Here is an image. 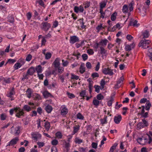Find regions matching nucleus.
I'll use <instances>...</instances> for the list:
<instances>
[{"label":"nucleus","mask_w":152,"mask_h":152,"mask_svg":"<svg viewBox=\"0 0 152 152\" xmlns=\"http://www.w3.org/2000/svg\"><path fill=\"white\" fill-rule=\"evenodd\" d=\"M14 112L16 113V116L19 118H20L21 116L24 115V113L23 111V110H21L19 108L15 107L14 108L11 109L10 110V114L12 115Z\"/></svg>","instance_id":"nucleus-1"},{"label":"nucleus","mask_w":152,"mask_h":152,"mask_svg":"<svg viewBox=\"0 0 152 152\" xmlns=\"http://www.w3.org/2000/svg\"><path fill=\"white\" fill-rule=\"evenodd\" d=\"M151 43V41L148 40H146L144 39L143 40H141L140 42L138 44V46L139 47H142L144 49H146L149 47L147 45H149Z\"/></svg>","instance_id":"nucleus-2"},{"label":"nucleus","mask_w":152,"mask_h":152,"mask_svg":"<svg viewBox=\"0 0 152 152\" xmlns=\"http://www.w3.org/2000/svg\"><path fill=\"white\" fill-rule=\"evenodd\" d=\"M21 127L19 126H17L15 128L13 127V126L11 128V133L15 135H18L20 132V129Z\"/></svg>","instance_id":"nucleus-3"},{"label":"nucleus","mask_w":152,"mask_h":152,"mask_svg":"<svg viewBox=\"0 0 152 152\" xmlns=\"http://www.w3.org/2000/svg\"><path fill=\"white\" fill-rule=\"evenodd\" d=\"M102 72L105 75H112L113 74V70L110 69L109 68H104Z\"/></svg>","instance_id":"nucleus-4"},{"label":"nucleus","mask_w":152,"mask_h":152,"mask_svg":"<svg viewBox=\"0 0 152 152\" xmlns=\"http://www.w3.org/2000/svg\"><path fill=\"white\" fill-rule=\"evenodd\" d=\"M43 26L42 29L45 31H47L50 27V24L47 22H43L42 23Z\"/></svg>","instance_id":"nucleus-5"},{"label":"nucleus","mask_w":152,"mask_h":152,"mask_svg":"<svg viewBox=\"0 0 152 152\" xmlns=\"http://www.w3.org/2000/svg\"><path fill=\"white\" fill-rule=\"evenodd\" d=\"M79 41V39L76 36H73L71 37L70 38V42L71 43L74 44L75 42H78Z\"/></svg>","instance_id":"nucleus-6"},{"label":"nucleus","mask_w":152,"mask_h":152,"mask_svg":"<svg viewBox=\"0 0 152 152\" xmlns=\"http://www.w3.org/2000/svg\"><path fill=\"white\" fill-rule=\"evenodd\" d=\"M35 71L34 68L33 67H31L27 71V75H32Z\"/></svg>","instance_id":"nucleus-7"},{"label":"nucleus","mask_w":152,"mask_h":152,"mask_svg":"<svg viewBox=\"0 0 152 152\" xmlns=\"http://www.w3.org/2000/svg\"><path fill=\"white\" fill-rule=\"evenodd\" d=\"M110 14L111 12L110 11L108 10H106L104 12V13L101 14V16H100V17H102L103 18L104 17H108L110 15Z\"/></svg>","instance_id":"nucleus-8"},{"label":"nucleus","mask_w":152,"mask_h":152,"mask_svg":"<svg viewBox=\"0 0 152 152\" xmlns=\"http://www.w3.org/2000/svg\"><path fill=\"white\" fill-rule=\"evenodd\" d=\"M121 119V115L115 116L114 118V121L115 123L118 124L120 123Z\"/></svg>","instance_id":"nucleus-9"},{"label":"nucleus","mask_w":152,"mask_h":152,"mask_svg":"<svg viewBox=\"0 0 152 152\" xmlns=\"http://www.w3.org/2000/svg\"><path fill=\"white\" fill-rule=\"evenodd\" d=\"M53 64L56 68L59 67L60 65V59L58 58H56L53 62Z\"/></svg>","instance_id":"nucleus-10"},{"label":"nucleus","mask_w":152,"mask_h":152,"mask_svg":"<svg viewBox=\"0 0 152 152\" xmlns=\"http://www.w3.org/2000/svg\"><path fill=\"white\" fill-rule=\"evenodd\" d=\"M137 23V20H136L134 21L133 19H132L129 24V26L133 25L134 26L137 27L139 25V24Z\"/></svg>","instance_id":"nucleus-11"},{"label":"nucleus","mask_w":152,"mask_h":152,"mask_svg":"<svg viewBox=\"0 0 152 152\" xmlns=\"http://www.w3.org/2000/svg\"><path fill=\"white\" fill-rule=\"evenodd\" d=\"M18 140L19 139L18 137H17L14 138L10 141V145H11L12 146L16 144L17 143V142L18 141Z\"/></svg>","instance_id":"nucleus-12"},{"label":"nucleus","mask_w":152,"mask_h":152,"mask_svg":"<svg viewBox=\"0 0 152 152\" xmlns=\"http://www.w3.org/2000/svg\"><path fill=\"white\" fill-rule=\"evenodd\" d=\"M124 80V77L123 76L121 77L120 79L117 81V83L115 86V88H119V84L123 82Z\"/></svg>","instance_id":"nucleus-13"},{"label":"nucleus","mask_w":152,"mask_h":152,"mask_svg":"<svg viewBox=\"0 0 152 152\" xmlns=\"http://www.w3.org/2000/svg\"><path fill=\"white\" fill-rule=\"evenodd\" d=\"M108 41L107 39H102L99 43L100 45L102 46H106Z\"/></svg>","instance_id":"nucleus-14"},{"label":"nucleus","mask_w":152,"mask_h":152,"mask_svg":"<svg viewBox=\"0 0 152 152\" xmlns=\"http://www.w3.org/2000/svg\"><path fill=\"white\" fill-rule=\"evenodd\" d=\"M37 74L41 73L42 72V69L40 65H38L36 67L35 70Z\"/></svg>","instance_id":"nucleus-15"},{"label":"nucleus","mask_w":152,"mask_h":152,"mask_svg":"<svg viewBox=\"0 0 152 152\" xmlns=\"http://www.w3.org/2000/svg\"><path fill=\"white\" fill-rule=\"evenodd\" d=\"M45 109L48 113H50L52 110V107L51 106L48 105L45 107Z\"/></svg>","instance_id":"nucleus-16"},{"label":"nucleus","mask_w":152,"mask_h":152,"mask_svg":"<svg viewBox=\"0 0 152 152\" xmlns=\"http://www.w3.org/2000/svg\"><path fill=\"white\" fill-rule=\"evenodd\" d=\"M142 34L143 38H147L149 36V31L146 30L142 33Z\"/></svg>","instance_id":"nucleus-17"},{"label":"nucleus","mask_w":152,"mask_h":152,"mask_svg":"<svg viewBox=\"0 0 152 152\" xmlns=\"http://www.w3.org/2000/svg\"><path fill=\"white\" fill-rule=\"evenodd\" d=\"M68 113V110L66 108H63L61 110V113L63 115H66Z\"/></svg>","instance_id":"nucleus-18"},{"label":"nucleus","mask_w":152,"mask_h":152,"mask_svg":"<svg viewBox=\"0 0 152 152\" xmlns=\"http://www.w3.org/2000/svg\"><path fill=\"white\" fill-rule=\"evenodd\" d=\"M85 71V67L83 65L81 64L80 69V72L81 74H83Z\"/></svg>","instance_id":"nucleus-19"},{"label":"nucleus","mask_w":152,"mask_h":152,"mask_svg":"<svg viewBox=\"0 0 152 152\" xmlns=\"http://www.w3.org/2000/svg\"><path fill=\"white\" fill-rule=\"evenodd\" d=\"M118 143H115L111 147L110 150V152H113L115 148L117 146Z\"/></svg>","instance_id":"nucleus-20"},{"label":"nucleus","mask_w":152,"mask_h":152,"mask_svg":"<svg viewBox=\"0 0 152 152\" xmlns=\"http://www.w3.org/2000/svg\"><path fill=\"white\" fill-rule=\"evenodd\" d=\"M43 94L44 97L46 98L49 97L51 95L50 93L47 91H45L43 93Z\"/></svg>","instance_id":"nucleus-21"},{"label":"nucleus","mask_w":152,"mask_h":152,"mask_svg":"<svg viewBox=\"0 0 152 152\" xmlns=\"http://www.w3.org/2000/svg\"><path fill=\"white\" fill-rule=\"evenodd\" d=\"M134 4V2L133 1H132L129 5V9L130 11H132L133 10V6Z\"/></svg>","instance_id":"nucleus-22"},{"label":"nucleus","mask_w":152,"mask_h":152,"mask_svg":"<svg viewBox=\"0 0 152 152\" xmlns=\"http://www.w3.org/2000/svg\"><path fill=\"white\" fill-rule=\"evenodd\" d=\"M128 11V8L126 5H124L123 7L122 11L124 13L127 12Z\"/></svg>","instance_id":"nucleus-23"},{"label":"nucleus","mask_w":152,"mask_h":152,"mask_svg":"<svg viewBox=\"0 0 152 152\" xmlns=\"http://www.w3.org/2000/svg\"><path fill=\"white\" fill-rule=\"evenodd\" d=\"M99 102L96 99L94 98L93 100V103L96 106H98L99 104Z\"/></svg>","instance_id":"nucleus-24"},{"label":"nucleus","mask_w":152,"mask_h":152,"mask_svg":"<svg viewBox=\"0 0 152 152\" xmlns=\"http://www.w3.org/2000/svg\"><path fill=\"white\" fill-rule=\"evenodd\" d=\"M117 13L116 12H114L111 16V19L112 21L115 20L116 18V15Z\"/></svg>","instance_id":"nucleus-25"},{"label":"nucleus","mask_w":152,"mask_h":152,"mask_svg":"<svg viewBox=\"0 0 152 152\" xmlns=\"http://www.w3.org/2000/svg\"><path fill=\"white\" fill-rule=\"evenodd\" d=\"M27 95L28 97L30 98L31 95V89L30 88H28L26 91Z\"/></svg>","instance_id":"nucleus-26"},{"label":"nucleus","mask_w":152,"mask_h":152,"mask_svg":"<svg viewBox=\"0 0 152 152\" xmlns=\"http://www.w3.org/2000/svg\"><path fill=\"white\" fill-rule=\"evenodd\" d=\"M14 94H15V92L14 91V88H13L11 91L10 92V98H11V99H10V100L12 101L14 99V98L13 97H12L11 96L12 95H13Z\"/></svg>","instance_id":"nucleus-27"},{"label":"nucleus","mask_w":152,"mask_h":152,"mask_svg":"<svg viewBox=\"0 0 152 152\" xmlns=\"http://www.w3.org/2000/svg\"><path fill=\"white\" fill-rule=\"evenodd\" d=\"M101 52L100 53L101 54H105L106 53L107 51L102 47H100Z\"/></svg>","instance_id":"nucleus-28"},{"label":"nucleus","mask_w":152,"mask_h":152,"mask_svg":"<svg viewBox=\"0 0 152 152\" xmlns=\"http://www.w3.org/2000/svg\"><path fill=\"white\" fill-rule=\"evenodd\" d=\"M21 66V64L20 63H16L14 66V68L15 69H18L19 68H20Z\"/></svg>","instance_id":"nucleus-29"},{"label":"nucleus","mask_w":152,"mask_h":152,"mask_svg":"<svg viewBox=\"0 0 152 152\" xmlns=\"http://www.w3.org/2000/svg\"><path fill=\"white\" fill-rule=\"evenodd\" d=\"M45 55V59H48L51 58L52 55L50 53L48 52L46 53Z\"/></svg>","instance_id":"nucleus-30"},{"label":"nucleus","mask_w":152,"mask_h":152,"mask_svg":"<svg viewBox=\"0 0 152 152\" xmlns=\"http://www.w3.org/2000/svg\"><path fill=\"white\" fill-rule=\"evenodd\" d=\"M56 135L57 137L59 139L61 138L62 136L61 133L60 132H56Z\"/></svg>","instance_id":"nucleus-31"},{"label":"nucleus","mask_w":152,"mask_h":152,"mask_svg":"<svg viewBox=\"0 0 152 152\" xmlns=\"http://www.w3.org/2000/svg\"><path fill=\"white\" fill-rule=\"evenodd\" d=\"M23 108L25 110L28 112L29 111L31 110V107L28 105H25L23 107Z\"/></svg>","instance_id":"nucleus-32"},{"label":"nucleus","mask_w":152,"mask_h":152,"mask_svg":"<svg viewBox=\"0 0 152 152\" xmlns=\"http://www.w3.org/2000/svg\"><path fill=\"white\" fill-rule=\"evenodd\" d=\"M45 126L46 129L49 130L50 127V123L48 122H45Z\"/></svg>","instance_id":"nucleus-33"},{"label":"nucleus","mask_w":152,"mask_h":152,"mask_svg":"<svg viewBox=\"0 0 152 152\" xmlns=\"http://www.w3.org/2000/svg\"><path fill=\"white\" fill-rule=\"evenodd\" d=\"M146 105L145 109L147 110H148L150 109V107H151V104L148 101V102H147L146 103Z\"/></svg>","instance_id":"nucleus-34"},{"label":"nucleus","mask_w":152,"mask_h":152,"mask_svg":"<svg viewBox=\"0 0 152 152\" xmlns=\"http://www.w3.org/2000/svg\"><path fill=\"white\" fill-rule=\"evenodd\" d=\"M77 118L83 120L84 118V117L83 116L82 114L80 113H77Z\"/></svg>","instance_id":"nucleus-35"},{"label":"nucleus","mask_w":152,"mask_h":152,"mask_svg":"<svg viewBox=\"0 0 152 152\" xmlns=\"http://www.w3.org/2000/svg\"><path fill=\"white\" fill-rule=\"evenodd\" d=\"M94 87L95 88V91L97 93H99L100 86L98 85H95L94 86Z\"/></svg>","instance_id":"nucleus-36"},{"label":"nucleus","mask_w":152,"mask_h":152,"mask_svg":"<svg viewBox=\"0 0 152 152\" xmlns=\"http://www.w3.org/2000/svg\"><path fill=\"white\" fill-rule=\"evenodd\" d=\"M75 142L76 143L80 144L82 142L83 140L80 139H79L77 137H76L75 138Z\"/></svg>","instance_id":"nucleus-37"},{"label":"nucleus","mask_w":152,"mask_h":152,"mask_svg":"<svg viewBox=\"0 0 152 152\" xmlns=\"http://www.w3.org/2000/svg\"><path fill=\"white\" fill-rule=\"evenodd\" d=\"M79 21L80 22V24L81 25V27L83 28H85V26L84 25V23L83 22V19H80Z\"/></svg>","instance_id":"nucleus-38"},{"label":"nucleus","mask_w":152,"mask_h":152,"mask_svg":"<svg viewBox=\"0 0 152 152\" xmlns=\"http://www.w3.org/2000/svg\"><path fill=\"white\" fill-rule=\"evenodd\" d=\"M97 99L98 100H101L103 99L104 96L101 94H98L96 96Z\"/></svg>","instance_id":"nucleus-39"},{"label":"nucleus","mask_w":152,"mask_h":152,"mask_svg":"<svg viewBox=\"0 0 152 152\" xmlns=\"http://www.w3.org/2000/svg\"><path fill=\"white\" fill-rule=\"evenodd\" d=\"M86 94V91L85 90L82 91L80 93V96L83 97L84 98Z\"/></svg>","instance_id":"nucleus-40"},{"label":"nucleus","mask_w":152,"mask_h":152,"mask_svg":"<svg viewBox=\"0 0 152 152\" xmlns=\"http://www.w3.org/2000/svg\"><path fill=\"white\" fill-rule=\"evenodd\" d=\"M146 140V139H143L142 138H139L137 139V142L140 143V144H143L142 142L143 140Z\"/></svg>","instance_id":"nucleus-41"},{"label":"nucleus","mask_w":152,"mask_h":152,"mask_svg":"<svg viewBox=\"0 0 152 152\" xmlns=\"http://www.w3.org/2000/svg\"><path fill=\"white\" fill-rule=\"evenodd\" d=\"M100 121H101V124H103L105 123H107V118L105 117L103 119H101Z\"/></svg>","instance_id":"nucleus-42"},{"label":"nucleus","mask_w":152,"mask_h":152,"mask_svg":"<svg viewBox=\"0 0 152 152\" xmlns=\"http://www.w3.org/2000/svg\"><path fill=\"white\" fill-rule=\"evenodd\" d=\"M36 2L38 3L40 5L44 7V4L42 0H39L37 1Z\"/></svg>","instance_id":"nucleus-43"},{"label":"nucleus","mask_w":152,"mask_h":152,"mask_svg":"<svg viewBox=\"0 0 152 152\" xmlns=\"http://www.w3.org/2000/svg\"><path fill=\"white\" fill-rule=\"evenodd\" d=\"M125 49L126 51H130L131 50V46L129 45H126L125 47Z\"/></svg>","instance_id":"nucleus-44"},{"label":"nucleus","mask_w":152,"mask_h":152,"mask_svg":"<svg viewBox=\"0 0 152 152\" xmlns=\"http://www.w3.org/2000/svg\"><path fill=\"white\" fill-rule=\"evenodd\" d=\"M76 126L77 127H74L73 133V134H75L79 129V127H77V126Z\"/></svg>","instance_id":"nucleus-45"},{"label":"nucleus","mask_w":152,"mask_h":152,"mask_svg":"<svg viewBox=\"0 0 152 152\" xmlns=\"http://www.w3.org/2000/svg\"><path fill=\"white\" fill-rule=\"evenodd\" d=\"M58 140H54L51 142V143L53 145H56L58 144Z\"/></svg>","instance_id":"nucleus-46"},{"label":"nucleus","mask_w":152,"mask_h":152,"mask_svg":"<svg viewBox=\"0 0 152 152\" xmlns=\"http://www.w3.org/2000/svg\"><path fill=\"white\" fill-rule=\"evenodd\" d=\"M97 143L93 142L91 144L92 147L94 149H96L97 147Z\"/></svg>","instance_id":"nucleus-47"},{"label":"nucleus","mask_w":152,"mask_h":152,"mask_svg":"<svg viewBox=\"0 0 152 152\" xmlns=\"http://www.w3.org/2000/svg\"><path fill=\"white\" fill-rule=\"evenodd\" d=\"M82 57L84 61H86L88 58V55L86 54H84L82 56Z\"/></svg>","instance_id":"nucleus-48"},{"label":"nucleus","mask_w":152,"mask_h":152,"mask_svg":"<svg viewBox=\"0 0 152 152\" xmlns=\"http://www.w3.org/2000/svg\"><path fill=\"white\" fill-rule=\"evenodd\" d=\"M114 99L112 98H111L107 102V104L109 106H111L112 105L113 102V101Z\"/></svg>","instance_id":"nucleus-49"},{"label":"nucleus","mask_w":152,"mask_h":152,"mask_svg":"<svg viewBox=\"0 0 152 152\" xmlns=\"http://www.w3.org/2000/svg\"><path fill=\"white\" fill-rule=\"evenodd\" d=\"M6 115L4 114H2L0 116V118L1 120H4L6 119Z\"/></svg>","instance_id":"nucleus-50"},{"label":"nucleus","mask_w":152,"mask_h":152,"mask_svg":"<svg viewBox=\"0 0 152 152\" xmlns=\"http://www.w3.org/2000/svg\"><path fill=\"white\" fill-rule=\"evenodd\" d=\"M87 52L90 55H92L94 53V52L92 49H88L87 50Z\"/></svg>","instance_id":"nucleus-51"},{"label":"nucleus","mask_w":152,"mask_h":152,"mask_svg":"<svg viewBox=\"0 0 152 152\" xmlns=\"http://www.w3.org/2000/svg\"><path fill=\"white\" fill-rule=\"evenodd\" d=\"M32 58V56L30 54H28L26 58V60L27 61H29L31 60Z\"/></svg>","instance_id":"nucleus-52"},{"label":"nucleus","mask_w":152,"mask_h":152,"mask_svg":"<svg viewBox=\"0 0 152 152\" xmlns=\"http://www.w3.org/2000/svg\"><path fill=\"white\" fill-rule=\"evenodd\" d=\"M91 76L93 78H94L99 77V75L97 73L95 72L92 73L91 75Z\"/></svg>","instance_id":"nucleus-53"},{"label":"nucleus","mask_w":152,"mask_h":152,"mask_svg":"<svg viewBox=\"0 0 152 152\" xmlns=\"http://www.w3.org/2000/svg\"><path fill=\"white\" fill-rule=\"evenodd\" d=\"M37 111L39 114L41 115L42 112V108L41 107H39L38 108Z\"/></svg>","instance_id":"nucleus-54"},{"label":"nucleus","mask_w":152,"mask_h":152,"mask_svg":"<svg viewBox=\"0 0 152 152\" xmlns=\"http://www.w3.org/2000/svg\"><path fill=\"white\" fill-rule=\"evenodd\" d=\"M142 124H143L142 122H139L137 125V127L139 128L140 129L141 128H143L144 127V126H143Z\"/></svg>","instance_id":"nucleus-55"},{"label":"nucleus","mask_w":152,"mask_h":152,"mask_svg":"<svg viewBox=\"0 0 152 152\" xmlns=\"http://www.w3.org/2000/svg\"><path fill=\"white\" fill-rule=\"evenodd\" d=\"M67 94L69 98H73L75 97V95L72 94L70 93L69 92H67Z\"/></svg>","instance_id":"nucleus-56"},{"label":"nucleus","mask_w":152,"mask_h":152,"mask_svg":"<svg viewBox=\"0 0 152 152\" xmlns=\"http://www.w3.org/2000/svg\"><path fill=\"white\" fill-rule=\"evenodd\" d=\"M86 66L87 68L90 69L91 68V65L89 62H87L86 63Z\"/></svg>","instance_id":"nucleus-57"},{"label":"nucleus","mask_w":152,"mask_h":152,"mask_svg":"<svg viewBox=\"0 0 152 152\" xmlns=\"http://www.w3.org/2000/svg\"><path fill=\"white\" fill-rule=\"evenodd\" d=\"M40 80H42L44 77V75L42 74H37Z\"/></svg>","instance_id":"nucleus-58"},{"label":"nucleus","mask_w":152,"mask_h":152,"mask_svg":"<svg viewBox=\"0 0 152 152\" xmlns=\"http://www.w3.org/2000/svg\"><path fill=\"white\" fill-rule=\"evenodd\" d=\"M14 21V15H12L10 18V23H13Z\"/></svg>","instance_id":"nucleus-59"},{"label":"nucleus","mask_w":152,"mask_h":152,"mask_svg":"<svg viewBox=\"0 0 152 152\" xmlns=\"http://www.w3.org/2000/svg\"><path fill=\"white\" fill-rule=\"evenodd\" d=\"M105 84V81L104 79H102L101 81L100 85L101 86H104Z\"/></svg>","instance_id":"nucleus-60"},{"label":"nucleus","mask_w":152,"mask_h":152,"mask_svg":"<svg viewBox=\"0 0 152 152\" xmlns=\"http://www.w3.org/2000/svg\"><path fill=\"white\" fill-rule=\"evenodd\" d=\"M51 152H57V149L56 147H52L51 148Z\"/></svg>","instance_id":"nucleus-61"},{"label":"nucleus","mask_w":152,"mask_h":152,"mask_svg":"<svg viewBox=\"0 0 152 152\" xmlns=\"http://www.w3.org/2000/svg\"><path fill=\"white\" fill-rule=\"evenodd\" d=\"M100 63L99 62H98L97 64L95 67V70L96 71H97L99 70L100 67Z\"/></svg>","instance_id":"nucleus-62"},{"label":"nucleus","mask_w":152,"mask_h":152,"mask_svg":"<svg viewBox=\"0 0 152 152\" xmlns=\"http://www.w3.org/2000/svg\"><path fill=\"white\" fill-rule=\"evenodd\" d=\"M58 25V22L57 21H55L54 23L52 28H56L57 26Z\"/></svg>","instance_id":"nucleus-63"},{"label":"nucleus","mask_w":152,"mask_h":152,"mask_svg":"<svg viewBox=\"0 0 152 152\" xmlns=\"http://www.w3.org/2000/svg\"><path fill=\"white\" fill-rule=\"evenodd\" d=\"M18 151L19 152H24L25 151V148L23 147H21L19 149Z\"/></svg>","instance_id":"nucleus-64"}]
</instances>
